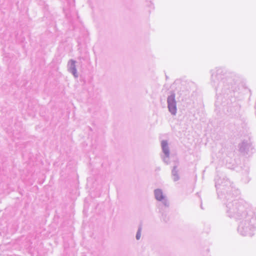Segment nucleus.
Masks as SVG:
<instances>
[{
    "label": "nucleus",
    "mask_w": 256,
    "mask_h": 256,
    "mask_svg": "<svg viewBox=\"0 0 256 256\" xmlns=\"http://www.w3.org/2000/svg\"><path fill=\"white\" fill-rule=\"evenodd\" d=\"M154 195L156 198L158 200H162L164 198L162 192L160 189H157L155 190Z\"/></svg>",
    "instance_id": "nucleus-1"
},
{
    "label": "nucleus",
    "mask_w": 256,
    "mask_h": 256,
    "mask_svg": "<svg viewBox=\"0 0 256 256\" xmlns=\"http://www.w3.org/2000/svg\"><path fill=\"white\" fill-rule=\"evenodd\" d=\"M168 107L169 110L172 114H176V103H174V104L172 103L171 104H168Z\"/></svg>",
    "instance_id": "nucleus-2"
},
{
    "label": "nucleus",
    "mask_w": 256,
    "mask_h": 256,
    "mask_svg": "<svg viewBox=\"0 0 256 256\" xmlns=\"http://www.w3.org/2000/svg\"><path fill=\"white\" fill-rule=\"evenodd\" d=\"M168 104H171L172 103H176L174 100V94L170 96L168 98Z\"/></svg>",
    "instance_id": "nucleus-3"
},
{
    "label": "nucleus",
    "mask_w": 256,
    "mask_h": 256,
    "mask_svg": "<svg viewBox=\"0 0 256 256\" xmlns=\"http://www.w3.org/2000/svg\"><path fill=\"white\" fill-rule=\"evenodd\" d=\"M162 148L164 152L167 154L168 153L167 144L166 142H162Z\"/></svg>",
    "instance_id": "nucleus-4"
},
{
    "label": "nucleus",
    "mask_w": 256,
    "mask_h": 256,
    "mask_svg": "<svg viewBox=\"0 0 256 256\" xmlns=\"http://www.w3.org/2000/svg\"><path fill=\"white\" fill-rule=\"evenodd\" d=\"M141 236V231L140 230H138L136 234V238L137 240H139Z\"/></svg>",
    "instance_id": "nucleus-5"
}]
</instances>
